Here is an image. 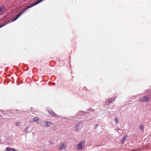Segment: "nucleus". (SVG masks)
<instances>
[{"label":"nucleus","instance_id":"3","mask_svg":"<svg viewBox=\"0 0 151 151\" xmlns=\"http://www.w3.org/2000/svg\"><path fill=\"white\" fill-rule=\"evenodd\" d=\"M149 97L148 96H144L141 99H140L139 101L140 102L147 101H149Z\"/></svg>","mask_w":151,"mask_h":151},{"label":"nucleus","instance_id":"11","mask_svg":"<svg viewBox=\"0 0 151 151\" xmlns=\"http://www.w3.org/2000/svg\"><path fill=\"white\" fill-rule=\"evenodd\" d=\"M52 125V123L50 122H46L47 126H50Z\"/></svg>","mask_w":151,"mask_h":151},{"label":"nucleus","instance_id":"18","mask_svg":"<svg viewBox=\"0 0 151 151\" xmlns=\"http://www.w3.org/2000/svg\"><path fill=\"white\" fill-rule=\"evenodd\" d=\"M98 124H97L96 125V127H97L98 126Z\"/></svg>","mask_w":151,"mask_h":151},{"label":"nucleus","instance_id":"13","mask_svg":"<svg viewBox=\"0 0 151 151\" xmlns=\"http://www.w3.org/2000/svg\"><path fill=\"white\" fill-rule=\"evenodd\" d=\"M21 124V122H17L15 123V124L16 126H20Z\"/></svg>","mask_w":151,"mask_h":151},{"label":"nucleus","instance_id":"19","mask_svg":"<svg viewBox=\"0 0 151 151\" xmlns=\"http://www.w3.org/2000/svg\"><path fill=\"white\" fill-rule=\"evenodd\" d=\"M52 84L53 85H55V83H52Z\"/></svg>","mask_w":151,"mask_h":151},{"label":"nucleus","instance_id":"14","mask_svg":"<svg viewBox=\"0 0 151 151\" xmlns=\"http://www.w3.org/2000/svg\"><path fill=\"white\" fill-rule=\"evenodd\" d=\"M114 100V99H109L108 104H110L112 102V101H113Z\"/></svg>","mask_w":151,"mask_h":151},{"label":"nucleus","instance_id":"2","mask_svg":"<svg viewBox=\"0 0 151 151\" xmlns=\"http://www.w3.org/2000/svg\"><path fill=\"white\" fill-rule=\"evenodd\" d=\"M85 142L82 141L80 142L77 145L78 149L80 150L82 149L84 147Z\"/></svg>","mask_w":151,"mask_h":151},{"label":"nucleus","instance_id":"1","mask_svg":"<svg viewBox=\"0 0 151 151\" xmlns=\"http://www.w3.org/2000/svg\"><path fill=\"white\" fill-rule=\"evenodd\" d=\"M67 145L65 142H61L58 146V148L59 150H65Z\"/></svg>","mask_w":151,"mask_h":151},{"label":"nucleus","instance_id":"17","mask_svg":"<svg viewBox=\"0 0 151 151\" xmlns=\"http://www.w3.org/2000/svg\"><path fill=\"white\" fill-rule=\"evenodd\" d=\"M115 120H116V122L117 123L118 122V119H117V118H116L115 119Z\"/></svg>","mask_w":151,"mask_h":151},{"label":"nucleus","instance_id":"7","mask_svg":"<svg viewBox=\"0 0 151 151\" xmlns=\"http://www.w3.org/2000/svg\"><path fill=\"white\" fill-rule=\"evenodd\" d=\"M81 123H78L75 126V129L76 131L79 130L81 129V127H80Z\"/></svg>","mask_w":151,"mask_h":151},{"label":"nucleus","instance_id":"15","mask_svg":"<svg viewBox=\"0 0 151 151\" xmlns=\"http://www.w3.org/2000/svg\"><path fill=\"white\" fill-rule=\"evenodd\" d=\"M28 129V127L26 128L25 129L24 131L25 132H27Z\"/></svg>","mask_w":151,"mask_h":151},{"label":"nucleus","instance_id":"5","mask_svg":"<svg viewBox=\"0 0 151 151\" xmlns=\"http://www.w3.org/2000/svg\"><path fill=\"white\" fill-rule=\"evenodd\" d=\"M5 10V7L4 6H0V14H2Z\"/></svg>","mask_w":151,"mask_h":151},{"label":"nucleus","instance_id":"10","mask_svg":"<svg viewBox=\"0 0 151 151\" xmlns=\"http://www.w3.org/2000/svg\"><path fill=\"white\" fill-rule=\"evenodd\" d=\"M128 137L127 135L125 136L123 138V140L122 141V142L123 143L124 141H126Z\"/></svg>","mask_w":151,"mask_h":151},{"label":"nucleus","instance_id":"6","mask_svg":"<svg viewBox=\"0 0 151 151\" xmlns=\"http://www.w3.org/2000/svg\"><path fill=\"white\" fill-rule=\"evenodd\" d=\"M48 112L52 116H57V114L56 113L51 110H48Z\"/></svg>","mask_w":151,"mask_h":151},{"label":"nucleus","instance_id":"8","mask_svg":"<svg viewBox=\"0 0 151 151\" xmlns=\"http://www.w3.org/2000/svg\"><path fill=\"white\" fill-rule=\"evenodd\" d=\"M11 21V20H8L6 22L3 24L0 25V28L1 27L4 26L6 25L9 23Z\"/></svg>","mask_w":151,"mask_h":151},{"label":"nucleus","instance_id":"9","mask_svg":"<svg viewBox=\"0 0 151 151\" xmlns=\"http://www.w3.org/2000/svg\"><path fill=\"white\" fill-rule=\"evenodd\" d=\"M6 150L7 151H15L16 150L14 148H10L9 147H7L6 149Z\"/></svg>","mask_w":151,"mask_h":151},{"label":"nucleus","instance_id":"4","mask_svg":"<svg viewBox=\"0 0 151 151\" xmlns=\"http://www.w3.org/2000/svg\"><path fill=\"white\" fill-rule=\"evenodd\" d=\"M30 122H36L38 123H40L41 121V120L37 117H35L34 118H32L29 121Z\"/></svg>","mask_w":151,"mask_h":151},{"label":"nucleus","instance_id":"12","mask_svg":"<svg viewBox=\"0 0 151 151\" xmlns=\"http://www.w3.org/2000/svg\"><path fill=\"white\" fill-rule=\"evenodd\" d=\"M41 124L44 127H47L46 122H42Z\"/></svg>","mask_w":151,"mask_h":151},{"label":"nucleus","instance_id":"16","mask_svg":"<svg viewBox=\"0 0 151 151\" xmlns=\"http://www.w3.org/2000/svg\"><path fill=\"white\" fill-rule=\"evenodd\" d=\"M140 129H142L143 128V126L142 125H140Z\"/></svg>","mask_w":151,"mask_h":151}]
</instances>
